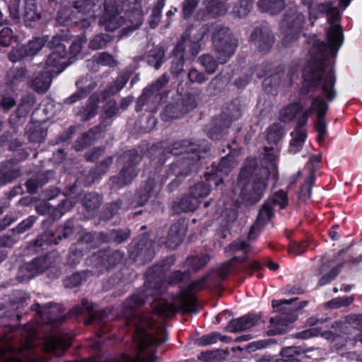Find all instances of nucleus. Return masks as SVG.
Listing matches in <instances>:
<instances>
[{
	"label": "nucleus",
	"mask_w": 362,
	"mask_h": 362,
	"mask_svg": "<svg viewBox=\"0 0 362 362\" xmlns=\"http://www.w3.org/2000/svg\"><path fill=\"white\" fill-rule=\"evenodd\" d=\"M127 21L134 28H139L143 23L144 12L141 6L134 4V6L125 12Z\"/></svg>",
	"instance_id": "79ce46f5"
},
{
	"label": "nucleus",
	"mask_w": 362,
	"mask_h": 362,
	"mask_svg": "<svg viewBox=\"0 0 362 362\" xmlns=\"http://www.w3.org/2000/svg\"><path fill=\"white\" fill-rule=\"evenodd\" d=\"M303 110V105L300 102L291 103L280 111L281 120L284 122H291Z\"/></svg>",
	"instance_id": "4c0bfd02"
},
{
	"label": "nucleus",
	"mask_w": 362,
	"mask_h": 362,
	"mask_svg": "<svg viewBox=\"0 0 362 362\" xmlns=\"http://www.w3.org/2000/svg\"><path fill=\"white\" fill-rule=\"evenodd\" d=\"M26 57H28V54L24 45H18L15 47L12 48L8 54V57L12 62H20Z\"/></svg>",
	"instance_id": "052dcab7"
},
{
	"label": "nucleus",
	"mask_w": 362,
	"mask_h": 362,
	"mask_svg": "<svg viewBox=\"0 0 362 362\" xmlns=\"http://www.w3.org/2000/svg\"><path fill=\"white\" fill-rule=\"evenodd\" d=\"M266 202H269L274 208V206H279L280 209H285L288 204V194L283 189L275 192L272 198L268 199Z\"/></svg>",
	"instance_id": "603ef678"
},
{
	"label": "nucleus",
	"mask_w": 362,
	"mask_h": 362,
	"mask_svg": "<svg viewBox=\"0 0 362 362\" xmlns=\"http://www.w3.org/2000/svg\"><path fill=\"white\" fill-rule=\"evenodd\" d=\"M93 61L98 64L109 67H115L118 64L114 57L106 52L95 54L93 57Z\"/></svg>",
	"instance_id": "864d4df0"
},
{
	"label": "nucleus",
	"mask_w": 362,
	"mask_h": 362,
	"mask_svg": "<svg viewBox=\"0 0 362 362\" xmlns=\"http://www.w3.org/2000/svg\"><path fill=\"white\" fill-rule=\"evenodd\" d=\"M173 266V265H172L169 268L168 272H166V276L165 278V288H167L168 284L176 285V284H178L184 281V280L185 279H188L190 277L189 271H187V270H185L184 272H181L180 270H175V271L171 272L168 276V274L169 273V272Z\"/></svg>",
	"instance_id": "de8ad7c7"
},
{
	"label": "nucleus",
	"mask_w": 362,
	"mask_h": 362,
	"mask_svg": "<svg viewBox=\"0 0 362 362\" xmlns=\"http://www.w3.org/2000/svg\"><path fill=\"white\" fill-rule=\"evenodd\" d=\"M285 0H259L257 2L258 10L270 16H277L286 8Z\"/></svg>",
	"instance_id": "473e14b6"
},
{
	"label": "nucleus",
	"mask_w": 362,
	"mask_h": 362,
	"mask_svg": "<svg viewBox=\"0 0 362 362\" xmlns=\"http://www.w3.org/2000/svg\"><path fill=\"white\" fill-rule=\"evenodd\" d=\"M187 230V223L184 219H178L170 227L166 240L167 247L173 250L182 243Z\"/></svg>",
	"instance_id": "393cba45"
},
{
	"label": "nucleus",
	"mask_w": 362,
	"mask_h": 362,
	"mask_svg": "<svg viewBox=\"0 0 362 362\" xmlns=\"http://www.w3.org/2000/svg\"><path fill=\"white\" fill-rule=\"evenodd\" d=\"M210 259V255L206 253L189 256L185 261L186 266L187 267V271H189L190 274L192 273H197L204 268Z\"/></svg>",
	"instance_id": "72a5a7b5"
},
{
	"label": "nucleus",
	"mask_w": 362,
	"mask_h": 362,
	"mask_svg": "<svg viewBox=\"0 0 362 362\" xmlns=\"http://www.w3.org/2000/svg\"><path fill=\"white\" fill-rule=\"evenodd\" d=\"M130 259L138 264L151 262L155 255L154 244L148 233H143L135 237L128 247Z\"/></svg>",
	"instance_id": "9d476101"
},
{
	"label": "nucleus",
	"mask_w": 362,
	"mask_h": 362,
	"mask_svg": "<svg viewBox=\"0 0 362 362\" xmlns=\"http://www.w3.org/2000/svg\"><path fill=\"white\" fill-rule=\"evenodd\" d=\"M305 349L302 346H285L280 351L281 356L284 357L287 362H300L299 356L305 353Z\"/></svg>",
	"instance_id": "a19ab883"
},
{
	"label": "nucleus",
	"mask_w": 362,
	"mask_h": 362,
	"mask_svg": "<svg viewBox=\"0 0 362 362\" xmlns=\"http://www.w3.org/2000/svg\"><path fill=\"white\" fill-rule=\"evenodd\" d=\"M155 314L163 317H170L176 313V310L173 303L164 302L156 305L153 308Z\"/></svg>",
	"instance_id": "4d7b16f0"
},
{
	"label": "nucleus",
	"mask_w": 362,
	"mask_h": 362,
	"mask_svg": "<svg viewBox=\"0 0 362 362\" xmlns=\"http://www.w3.org/2000/svg\"><path fill=\"white\" fill-rule=\"evenodd\" d=\"M141 159L142 156L135 148L124 151L117 158V162L122 165V168L119 175L110 178L111 183L119 188L132 183L138 175L136 166Z\"/></svg>",
	"instance_id": "0eeeda50"
},
{
	"label": "nucleus",
	"mask_w": 362,
	"mask_h": 362,
	"mask_svg": "<svg viewBox=\"0 0 362 362\" xmlns=\"http://www.w3.org/2000/svg\"><path fill=\"white\" fill-rule=\"evenodd\" d=\"M305 16L296 10L289 8L284 14L280 23L281 29L284 33L283 43H291L298 40L302 33L305 24Z\"/></svg>",
	"instance_id": "f8f14e48"
},
{
	"label": "nucleus",
	"mask_w": 362,
	"mask_h": 362,
	"mask_svg": "<svg viewBox=\"0 0 362 362\" xmlns=\"http://www.w3.org/2000/svg\"><path fill=\"white\" fill-rule=\"evenodd\" d=\"M175 262V255H172L148 267L144 274L145 281L143 286L123 303L122 315L126 332H130L134 329L133 338L144 349L147 346L148 333L141 325L142 318L137 313V310L144 305L150 298L155 301L165 293L166 272Z\"/></svg>",
	"instance_id": "f257e3e1"
},
{
	"label": "nucleus",
	"mask_w": 362,
	"mask_h": 362,
	"mask_svg": "<svg viewBox=\"0 0 362 362\" xmlns=\"http://www.w3.org/2000/svg\"><path fill=\"white\" fill-rule=\"evenodd\" d=\"M70 346L69 339L62 332L49 336L45 341L44 349L47 352H53L56 350L64 351Z\"/></svg>",
	"instance_id": "c85d7f7f"
},
{
	"label": "nucleus",
	"mask_w": 362,
	"mask_h": 362,
	"mask_svg": "<svg viewBox=\"0 0 362 362\" xmlns=\"http://www.w3.org/2000/svg\"><path fill=\"white\" fill-rule=\"evenodd\" d=\"M187 77L191 83H197L199 84L203 83L208 79L204 72L199 71L195 68H192L189 71Z\"/></svg>",
	"instance_id": "338daca9"
},
{
	"label": "nucleus",
	"mask_w": 362,
	"mask_h": 362,
	"mask_svg": "<svg viewBox=\"0 0 362 362\" xmlns=\"http://www.w3.org/2000/svg\"><path fill=\"white\" fill-rule=\"evenodd\" d=\"M206 141L201 143L192 142L187 139L177 141L168 146H164L163 141L153 144L151 151L159 154L158 163L164 164L170 156H186L173 162L166 171L168 176L175 175L177 177H185L192 173H197L200 168L206 165V159L208 158L209 146Z\"/></svg>",
	"instance_id": "f03ea898"
},
{
	"label": "nucleus",
	"mask_w": 362,
	"mask_h": 362,
	"mask_svg": "<svg viewBox=\"0 0 362 362\" xmlns=\"http://www.w3.org/2000/svg\"><path fill=\"white\" fill-rule=\"evenodd\" d=\"M187 37V33L182 35L180 40L175 45L173 50V59L170 66V73L175 76L178 75L183 71L185 64V46L184 41Z\"/></svg>",
	"instance_id": "bb28decb"
},
{
	"label": "nucleus",
	"mask_w": 362,
	"mask_h": 362,
	"mask_svg": "<svg viewBox=\"0 0 362 362\" xmlns=\"http://www.w3.org/2000/svg\"><path fill=\"white\" fill-rule=\"evenodd\" d=\"M49 42V37L47 35L35 37L30 40L26 45H24L28 57L35 55Z\"/></svg>",
	"instance_id": "a18cd8bd"
},
{
	"label": "nucleus",
	"mask_w": 362,
	"mask_h": 362,
	"mask_svg": "<svg viewBox=\"0 0 362 362\" xmlns=\"http://www.w3.org/2000/svg\"><path fill=\"white\" fill-rule=\"evenodd\" d=\"M52 257L49 255L37 257L30 262L24 264L19 269L18 278L21 281H28L44 272L52 265Z\"/></svg>",
	"instance_id": "6ab92c4d"
},
{
	"label": "nucleus",
	"mask_w": 362,
	"mask_h": 362,
	"mask_svg": "<svg viewBox=\"0 0 362 362\" xmlns=\"http://www.w3.org/2000/svg\"><path fill=\"white\" fill-rule=\"evenodd\" d=\"M291 136L292 139L289 143V148L294 153L300 152L308 137L306 131H296L295 135L291 132Z\"/></svg>",
	"instance_id": "09e8293b"
},
{
	"label": "nucleus",
	"mask_w": 362,
	"mask_h": 362,
	"mask_svg": "<svg viewBox=\"0 0 362 362\" xmlns=\"http://www.w3.org/2000/svg\"><path fill=\"white\" fill-rule=\"evenodd\" d=\"M118 87L112 82L107 86L99 91L92 93V117L96 114L98 105L100 103L106 101L111 95L117 94L120 90H117Z\"/></svg>",
	"instance_id": "2f4dec72"
},
{
	"label": "nucleus",
	"mask_w": 362,
	"mask_h": 362,
	"mask_svg": "<svg viewBox=\"0 0 362 362\" xmlns=\"http://www.w3.org/2000/svg\"><path fill=\"white\" fill-rule=\"evenodd\" d=\"M156 181L153 177H148L141 185L139 189L136 191L134 200L138 206L145 205L152 197Z\"/></svg>",
	"instance_id": "c756f323"
},
{
	"label": "nucleus",
	"mask_w": 362,
	"mask_h": 362,
	"mask_svg": "<svg viewBox=\"0 0 362 362\" xmlns=\"http://www.w3.org/2000/svg\"><path fill=\"white\" fill-rule=\"evenodd\" d=\"M275 37L272 30L266 26H257L252 31L250 41L253 42L262 54L270 51L274 45Z\"/></svg>",
	"instance_id": "412c9836"
},
{
	"label": "nucleus",
	"mask_w": 362,
	"mask_h": 362,
	"mask_svg": "<svg viewBox=\"0 0 362 362\" xmlns=\"http://www.w3.org/2000/svg\"><path fill=\"white\" fill-rule=\"evenodd\" d=\"M254 0H239L233 7V13L239 18H243L252 11Z\"/></svg>",
	"instance_id": "8fccbe9b"
},
{
	"label": "nucleus",
	"mask_w": 362,
	"mask_h": 362,
	"mask_svg": "<svg viewBox=\"0 0 362 362\" xmlns=\"http://www.w3.org/2000/svg\"><path fill=\"white\" fill-rule=\"evenodd\" d=\"M200 203L199 200L192 196L189 192L174 202L173 204V210L176 214L187 213L194 211Z\"/></svg>",
	"instance_id": "7c9ffc66"
},
{
	"label": "nucleus",
	"mask_w": 362,
	"mask_h": 362,
	"mask_svg": "<svg viewBox=\"0 0 362 362\" xmlns=\"http://www.w3.org/2000/svg\"><path fill=\"white\" fill-rule=\"evenodd\" d=\"M73 313L75 315H85L86 316L85 324L87 325L90 323V305L87 299H83L82 305L76 307L73 310Z\"/></svg>",
	"instance_id": "e2e57ef3"
},
{
	"label": "nucleus",
	"mask_w": 362,
	"mask_h": 362,
	"mask_svg": "<svg viewBox=\"0 0 362 362\" xmlns=\"http://www.w3.org/2000/svg\"><path fill=\"white\" fill-rule=\"evenodd\" d=\"M165 49L162 46L153 47L146 55L148 65L159 69L164 61Z\"/></svg>",
	"instance_id": "c9c22d12"
},
{
	"label": "nucleus",
	"mask_w": 362,
	"mask_h": 362,
	"mask_svg": "<svg viewBox=\"0 0 362 362\" xmlns=\"http://www.w3.org/2000/svg\"><path fill=\"white\" fill-rule=\"evenodd\" d=\"M74 233V225L71 221H67L64 226H60L57 230V235L59 240L69 238Z\"/></svg>",
	"instance_id": "774afa93"
},
{
	"label": "nucleus",
	"mask_w": 362,
	"mask_h": 362,
	"mask_svg": "<svg viewBox=\"0 0 362 362\" xmlns=\"http://www.w3.org/2000/svg\"><path fill=\"white\" fill-rule=\"evenodd\" d=\"M194 30L192 28H187L182 35L187 33V37L184 41L185 49L189 46V52L193 57H196L200 50V41H202L204 35L209 32L208 28L202 27L199 30H196V33L192 36V33Z\"/></svg>",
	"instance_id": "cd10ccee"
},
{
	"label": "nucleus",
	"mask_w": 362,
	"mask_h": 362,
	"mask_svg": "<svg viewBox=\"0 0 362 362\" xmlns=\"http://www.w3.org/2000/svg\"><path fill=\"white\" fill-rule=\"evenodd\" d=\"M122 205L123 201L121 199H117L115 202L106 204L100 212V221H107L113 218L117 214Z\"/></svg>",
	"instance_id": "58836bf2"
},
{
	"label": "nucleus",
	"mask_w": 362,
	"mask_h": 362,
	"mask_svg": "<svg viewBox=\"0 0 362 362\" xmlns=\"http://www.w3.org/2000/svg\"><path fill=\"white\" fill-rule=\"evenodd\" d=\"M122 258L123 253L119 250L107 248L92 254V264L103 274L120 263Z\"/></svg>",
	"instance_id": "f3484780"
},
{
	"label": "nucleus",
	"mask_w": 362,
	"mask_h": 362,
	"mask_svg": "<svg viewBox=\"0 0 362 362\" xmlns=\"http://www.w3.org/2000/svg\"><path fill=\"white\" fill-rule=\"evenodd\" d=\"M212 184L213 182H209L206 180V182H198L190 187L189 193L192 196L196 197L197 200H199V198L206 197L211 190Z\"/></svg>",
	"instance_id": "c03bdc74"
},
{
	"label": "nucleus",
	"mask_w": 362,
	"mask_h": 362,
	"mask_svg": "<svg viewBox=\"0 0 362 362\" xmlns=\"http://www.w3.org/2000/svg\"><path fill=\"white\" fill-rule=\"evenodd\" d=\"M242 116V110L238 100L226 103L219 115L215 117L211 127L207 131V136L212 140H221L232 123Z\"/></svg>",
	"instance_id": "423d86ee"
},
{
	"label": "nucleus",
	"mask_w": 362,
	"mask_h": 362,
	"mask_svg": "<svg viewBox=\"0 0 362 362\" xmlns=\"http://www.w3.org/2000/svg\"><path fill=\"white\" fill-rule=\"evenodd\" d=\"M261 320V315L252 313L232 319L229 321L226 329L228 332H238L250 329L257 325Z\"/></svg>",
	"instance_id": "a878e982"
},
{
	"label": "nucleus",
	"mask_w": 362,
	"mask_h": 362,
	"mask_svg": "<svg viewBox=\"0 0 362 362\" xmlns=\"http://www.w3.org/2000/svg\"><path fill=\"white\" fill-rule=\"evenodd\" d=\"M53 77L45 70L32 80L30 86L37 92L43 93L49 89Z\"/></svg>",
	"instance_id": "e433bc0d"
},
{
	"label": "nucleus",
	"mask_w": 362,
	"mask_h": 362,
	"mask_svg": "<svg viewBox=\"0 0 362 362\" xmlns=\"http://www.w3.org/2000/svg\"><path fill=\"white\" fill-rule=\"evenodd\" d=\"M233 163V157L230 155L222 157L218 164H211V170L204 173L205 179L213 182L215 187H218L223 183L224 177L231 172Z\"/></svg>",
	"instance_id": "a211bd4d"
},
{
	"label": "nucleus",
	"mask_w": 362,
	"mask_h": 362,
	"mask_svg": "<svg viewBox=\"0 0 362 362\" xmlns=\"http://www.w3.org/2000/svg\"><path fill=\"white\" fill-rule=\"evenodd\" d=\"M112 40L109 34L101 33L92 38V49H100L106 47L107 44Z\"/></svg>",
	"instance_id": "680f3d73"
},
{
	"label": "nucleus",
	"mask_w": 362,
	"mask_h": 362,
	"mask_svg": "<svg viewBox=\"0 0 362 362\" xmlns=\"http://www.w3.org/2000/svg\"><path fill=\"white\" fill-rule=\"evenodd\" d=\"M336 83L337 76L330 71L320 86L322 93L312 98L311 110L315 114L316 118L325 117L329 110V103L337 98Z\"/></svg>",
	"instance_id": "6e6552de"
},
{
	"label": "nucleus",
	"mask_w": 362,
	"mask_h": 362,
	"mask_svg": "<svg viewBox=\"0 0 362 362\" xmlns=\"http://www.w3.org/2000/svg\"><path fill=\"white\" fill-rule=\"evenodd\" d=\"M226 352L220 350L202 351L199 358L204 361H218Z\"/></svg>",
	"instance_id": "69168bd1"
},
{
	"label": "nucleus",
	"mask_w": 362,
	"mask_h": 362,
	"mask_svg": "<svg viewBox=\"0 0 362 362\" xmlns=\"http://www.w3.org/2000/svg\"><path fill=\"white\" fill-rule=\"evenodd\" d=\"M47 46L54 50L49 54L46 60L45 70L54 76L62 73L67 66L66 45L61 36L55 35L47 44Z\"/></svg>",
	"instance_id": "9b49d317"
},
{
	"label": "nucleus",
	"mask_w": 362,
	"mask_h": 362,
	"mask_svg": "<svg viewBox=\"0 0 362 362\" xmlns=\"http://www.w3.org/2000/svg\"><path fill=\"white\" fill-rule=\"evenodd\" d=\"M327 42L316 40L310 51V58L303 69L302 78L306 82L318 86L323 83L327 74L332 71L336 76L335 69L332 66L327 71L328 57H335L344 42L342 26L339 24L331 25L326 31Z\"/></svg>",
	"instance_id": "7ed1b4c3"
},
{
	"label": "nucleus",
	"mask_w": 362,
	"mask_h": 362,
	"mask_svg": "<svg viewBox=\"0 0 362 362\" xmlns=\"http://www.w3.org/2000/svg\"><path fill=\"white\" fill-rule=\"evenodd\" d=\"M274 216V208L269 202H265L259 209L255 223L250 227L248 238L255 240Z\"/></svg>",
	"instance_id": "5701e85b"
},
{
	"label": "nucleus",
	"mask_w": 362,
	"mask_h": 362,
	"mask_svg": "<svg viewBox=\"0 0 362 362\" xmlns=\"http://www.w3.org/2000/svg\"><path fill=\"white\" fill-rule=\"evenodd\" d=\"M284 136V129L279 123L271 124L267 132V141L269 144H278Z\"/></svg>",
	"instance_id": "49530a36"
},
{
	"label": "nucleus",
	"mask_w": 362,
	"mask_h": 362,
	"mask_svg": "<svg viewBox=\"0 0 362 362\" xmlns=\"http://www.w3.org/2000/svg\"><path fill=\"white\" fill-rule=\"evenodd\" d=\"M197 105L194 95L187 94L183 98L168 103L160 113L164 122L178 119L194 110Z\"/></svg>",
	"instance_id": "4468645a"
},
{
	"label": "nucleus",
	"mask_w": 362,
	"mask_h": 362,
	"mask_svg": "<svg viewBox=\"0 0 362 362\" xmlns=\"http://www.w3.org/2000/svg\"><path fill=\"white\" fill-rule=\"evenodd\" d=\"M22 17L27 26H32L33 22L40 19V15L37 11V4L34 0H26L25 1Z\"/></svg>",
	"instance_id": "f704fd0d"
},
{
	"label": "nucleus",
	"mask_w": 362,
	"mask_h": 362,
	"mask_svg": "<svg viewBox=\"0 0 362 362\" xmlns=\"http://www.w3.org/2000/svg\"><path fill=\"white\" fill-rule=\"evenodd\" d=\"M315 129L317 132L316 140L319 144L324 143L327 134V124L325 117L316 118Z\"/></svg>",
	"instance_id": "13d9d810"
},
{
	"label": "nucleus",
	"mask_w": 362,
	"mask_h": 362,
	"mask_svg": "<svg viewBox=\"0 0 362 362\" xmlns=\"http://www.w3.org/2000/svg\"><path fill=\"white\" fill-rule=\"evenodd\" d=\"M35 102V100L33 96L27 95L24 97L17 108V115L19 117H24L27 115L33 108Z\"/></svg>",
	"instance_id": "bf43d9fd"
},
{
	"label": "nucleus",
	"mask_w": 362,
	"mask_h": 362,
	"mask_svg": "<svg viewBox=\"0 0 362 362\" xmlns=\"http://www.w3.org/2000/svg\"><path fill=\"white\" fill-rule=\"evenodd\" d=\"M113 158V156H107L97 164L94 169H92V184L107 173L110 166L112 164Z\"/></svg>",
	"instance_id": "37998d69"
},
{
	"label": "nucleus",
	"mask_w": 362,
	"mask_h": 362,
	"mask_svg": "<svg viewBox=\"0 0 362 362\" xmlns=\"http://www.w3.org/2000/svg\"><path fill=\"white\" fill-rule=\"evenodd\" d=\"M271 172L259 165L255 157H247L238 175L240 197L245 206H254L261 201L268 188Z\"/></svg>",
	"instance_id": "20e7f679"
},
{
	"label": "nucleus",
	"mask_w": 362,
	"mask_h": 362,
	"mask_svg": "<svg viewBox=\"0 0 362 362\" xmlns=\"http://www.w3.org/2000/svg\"><path fill=\"white\" fill-rule=\"evenodd\" d=\"M105 102L99 117V124L92 127V141L99 139L102 134H105L107 128L112 124L113 118L119 113V108L115 99L107 100Z\"/></svg>",
	"instance_id": "2eb2a0df"
},
{
	"label": "nucleus",
	"mask_w": 362,
	"mask_h": 362,
	"mask_svg": "<svg viewBox=\"0 0 362 362\" xmlns=\"http://www.w3.org/2000/svg\"><path fill=\"white\" fill-rule=\"evenodd\" d=\"M168 82L169 78L167 74H164L154 82L145 87L136 101L135 111L140 112L144 110L146 112H154L155 109L149 107V102L153 97L158 103L165 101L170 90L160 91Z\"/></svg>",
	"instance_id": "1a4fd4ad"
},
{
	"label": "nucleus",
	"mask_w": 362,
	"mask_h": 362,
	"mask_svg": "<svg viewBox=\"0 0 362 362\" xmlns=\"http://www.w3.org/2000/svg\"><path fill=\"white\" fill-rule=\"evenodd\" d=\"M298 299V298H293L290 300H272V308L275 312L281 313V314L279 316L271 317L269 320L271 324L286 325L293 322L296 320L295 312L303 308L308 304V301H301L298 305H292L291 308H286V305H291Z\"/></svg>",
	"instance_id": "ddd939ff"
},
{
	"label": "nucleus",
	"mask_w": 362,
	"mask_h": 362,
	"mask_svg": "<svg viewBox=\"0 0 362 362\" xmlns=\"http://www.w3.org/2000/svg\"><path fill=\"white\" fill-rule=\"evenodd\" d=\"M131 235L129 228L112 229L109 232H92V247L96 244L115 243L121 244L127 240Z\"/></svg>",
	"instance_id": "4be33fe9"
},
{
	"label": "nucleus",
	"mask_w": 362,
	"mask_h": 362,
	"mask_svg": "<svg viewBox=\"0 0 362 362\" xmlns=\"http://www.w3.org/2000/svg\"><path fill=\"white\" fill-rule=\"evenodd\" d=\"M276 342L274 339L257 340L247 344L245 349L247 352L252 353L268 346L271 343Z\"/></svg>",
	"instance_id": "0e129e2a"
},
{
	"label": "nucleus",
	"mask_w": 362,
	"mask_h": 362,
	"mask_svg": "<svg viewBox=\"0 0 362 362\" xmlns=\"http://www.w3.org/2000/svg\"><path fill=\"white\" fill-rule=\"evenodd\" d=\"M83 81H88V78H82L76 81V85L78 87V90L64 99V104L72 105L76 102L85 98L88 95L89 93V85L83 86Z\"/></svg>",
	"instance_id": "ea45409f"
},
{
	"label": "nucleus",
	"mask_w": 362,
	"mask_h": 362,
	"mask_svg": "<svg viewBox=\"0 0 362 362\" xmlns=\"http://www.w3.org/2000/svg\"><path fill=\"white\" fill-rule=\"evenodd\" d=\"M226 338V336H221L218 332H212L196 339L194 344L198 346H206L216 343L218 339L225 341Z\"/></svg>",
	"instance_id": "3c124183"
},
{
	"label": "nucleus",
	"mask_w": 362,
	"mask_h": 362,
	"mask_svg": "<svg viewBox=\"0 0 362 362\" xmlns=\"http://www.w3.org/2000/svg\"><path fill=\"white\" fill-rule=\"evenodd\" d=\"M120 9L109 4H105L104 12L100 23L106 31L112 32L121 27L125 22L124 17L119 16Z\"/></svg>",
	"instance_id": "b1692460"
},
{
	"label": "nucleus",
	"mask_w": 362,
	"mask_h": 362,
	"mask_svg": "<svg viewBox=\"0 0 362 362\" xmlns=\"http://www.w3.org/2000/svg\"><path fill=\"white\" fill-rule=\"evenodd\" d=\"M344 262H341L336 265L335 267H332L327 274L320 277V279L318 281L317 286H323L326 284H329L331 281L335 279L336 277L341 272L342 268L344 267Z\"/></svg>",
	"instance_id": "5fc2aeb1"
},
{
	"label": "nucleus",
	"mask_w": 362,
	"mask_h": 362,
	"mask_svg": "<svg viewBox=\"0 0 362 362\" xmlns=\"http://www.w3.org/2000/svg\"><path fill=\"white\" fill-rule=\"evenodd\" d=\"M228 249L233 253L240 251L242 255L240 256L235 255L222 264L219 272L223 279H226L228 274L235 269L234 262L243 264L247 260V255L250 252V245L247 242L238 239L229 244Z\"/></svg>",
	"instance_id": "dca6fc26"
},
{
	"label": "nucleus",
	"mask_w": 362,
	"mask_h": 362,
	"mask_svg": "<svg viewBox=\"0 0 362 362\" xmlns=\"http://www.w3.org/2000/svg\"><path fill=\"white\" fill-rule=\"evenodd\" d=\"M199 4L198 0H184L181 4V17L184 20L189 19Z\"/></svg>",
	"instance_id": "6e6d98bb"
},
{
	"label": "nucleus",
	"mask_w": 362,
	"mask_h": 362,
	"mask_svg": "<svg viewBox=\"0 0 362 362\" xmlns=\"http://www.w3.org/2000/svg\"><path fill=\"white\" fill-rule=\"evenodd\" d=\"M202 288V282L201 281H194L182 291L179 299V306L184 313H197L198 300L193 291H199Z\"/></svg>",
	"instance_id": "aec40b11"
},
{
	"label": "nucleus",
	"mask_w": 362,
	"mask_h": 362,
	"mask_svg": "<svg viewBox=\"0 0 362 362\" xmlns=\"http://www.w3.org/2000/svg\"><path fill=\"white\" fill-rule=\"evenodd\" d=\"M212 42L217 60L209 54H203L200 57L201 64L208 74H214L218 64L226 63L234 54L238 45V41L229 28L223 26L216 27L212 34Z\"/></svg>",
	"instance_id": "39448f33"
}]
</instances>
